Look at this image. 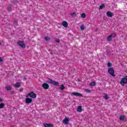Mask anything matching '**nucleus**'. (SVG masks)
I'll return each mask as SVG.
<instances>
[{
    "label": "nucleus",
    "instance_id": "nucleus-1",
    "mask_svg": "<svg viewBox=\"0 0 127 127\" xmlns=\"http://www.w3.org/2000/svg\"><path fill=\"white\" fill-rule=\"evenodd\" d=\"M46 83H48V84H51L52 85H54V86H56L57 87L59 86V82H56L49 78H48L47 80H46Z\"/></svg>",
    "mask_w": 127,
    "mask_h": 127
},
{
    "label": "nucleus",
    "instance_id": "nucleus-2",
    "mask_svg": "<svg viewBox=\"0 0 127 127\" xmlns=\"http://www.w3.org/2000/svg\"><path fill=\"white\" fill-rule=\"evenodd\" d=\"M120 84L122 86H125L127 84V75L122 78Z\"/></svg>",
    "mask_w": 127,
    "mask_h": 127
},
{
    "label": "nucleus",
    "instance_id": "nucleus-3",
    "mask_svg": "<svg viewBox=\"0 0 127 127\" xmlns=\"http://www.w3.org/2000/svg\"><path fill=\"white\" fill-rule=\"evenodd\" d=\"M108 73H109L110 75H111V76L113 77H116V74H115V69H114V68H109L108 70Z\"/></svg>",
    "mask_w": 127,
    "mask_h": 127
},
{
    "label": "nucleus",
    "instance_id": "nucleus-4",
    "mask_svg": "<svg viewBox=\"0 0 127 127\" xmlns=\"http://www.w3.org/2000/svg\"><path fill=\"white\" fill-rule=\"evenodd\" d=\"M36 94L34 93L33 91L29 93L26 96V98H28L29 97H30L32 99H35L36 98Z\"/></svg>",
    "mask_w": 127,
    "mask_h": 127
},
{
    "label": "nucleus",
    "instance_id": "nucleus-5",
    "mask_svg": "<svg viewBox=\"0 0 127 127\" xmlns=\"http://www.w3.org/2000/svg\"><path fill=\"white\" fill-rule=\"evenodd\" d=\"M17 45H19V46H20L21 48H25V44H24V42L19 41L17 42Z\"/></svg>",
    "mask_w": 127,
    "mask_h": 127
},
{
    "label": "nucleus",
    "instance_id": "nucleus-6",
    "mask_svg": "<svg viewBox=\"0 0 127 127\" xmlns=\"http://www.w3.org/2000/svg\"><path fill=\"white\" fill-rule=\"evenodd\" d=\"M25 103L27 105H29V104H31V103H32V99L26 97L25 99Z\"/></svg>",
    "mask_w": 127,
    "mask_h": 127
},
{
    "label": "nucleus",
    "instance_id": "nucleus-7",
    "mask_svg": "<svg viewBox=\"0 0 127 127\" xmlns=\"http://www.w3.org/2000/svg\"><path fill=\"white\" fill-rule=\"evenodd\" d=\"M42 87L45 90H47V89L49 88V84L47 83H45L42 84Z\"/></svg>",
    "mask_w": 127,
    "mask_h": 127
},
{
    "label": "nucleus",
    "instance_id": "nucleus-8",
    "mask_svg": "<svg viewBox=\"0 0 127 127\" xmlns=\"http://www.w3.org/2000/svg\"><path fill=\"white\" fill-rule=\"evenodd\" d=\"M69 118L66 117L63 121V123L64 124V125H69Z\"/></svg>",
    "mask_w": 127,
    "mask_h": 127
},
{
    "label": "nucleus",
    "instance_id": "nucleus-9",
    "mask_svg": "<svg viewBox=\"0 0 127 127\" xmlns=\"http://www.w3.org/2000/svg\"><path fill=\"white\" fill-rule=\"evenodd\" d=\"M106 15L109 17H113L114 16V13H113V12H112L110 11H108L107 12Z\"/></svg>",
    "mask_w": 127,
    "mask_h": 127
},
{
    "label": "nucleus",
    "instance_id": "nucleus-10",
    "mask_svg": "<svg viewBox=\"0 0 127 127\" xmlns=\"http://www.w3.org/2000/svg\"><path fill=\"white\" fill-rule=\"evenodd\" d=\"M72 94L73 96H76L77 97H83V94L79 93L78 92H73Z\"/></svg>",
    "mask_w": 127,
    "mask_h": 127
},
{
    "label": "nucleus",
    "instance_id": "nucleus-11",
    "mask_svg": "<svg viewBox=\"0 0 127 127\" xmlns=\"http://www.w3.org/2000/svg\"><path fill=\"white\" fill-rule=\"evenodd\" d=\"M43 125H44V127H54V125L52 124L44 123Z\"/></svg>",
    "mask_w": 127,
    "mask_h": 127
},
{
    "label": "nucleus",
    "instance_id": "nucleus-12",
    "mask_svg": "<svg viewBox=\"0 0 127 127\" xmlns=\"http://www.w3.org/2000/svg\"><path fill=\"white\" fill-rule=\"evenodd\" d=\"M62 25L64 27H68V23L66 21H64L62 23Z\"/></svg>",
    "mask_w": 127,
    "mask_h": 127
},
{
    "label": "nucleus",
    "instance_id": "nucleus-13",
    "mask_svg": "<svg viewBox=\"0 0 127 127\" xmlns=\"http://www.w3.org/2000/svg\"><path fill=\"white\" fill-rule=\"evenodd\" d=\"M89 86L91 87H94V86H96V82L92 81L89 83Z\"/></svg>",
    "mask_w": 127,
    "mask_h": 127
},
{
    "label": "nucleus",
    "instance_id": "nucleus-14",
    "mask_svg": "<svg viewBox=\"0 0 127 127\" xmlns=\"http://www.w3.org/2000/svg\"><path fill=\"white\" fill-rule=\"evenodd\" d=\"M12 88V87L10 85H8L5 87V89L7 91H10V90H11Z\"/></svg>",
    "mask_w": 127,
    "mask_h": 127
},
{
    "label": "nucleus",
    "instance_id": "nucleus-15",
    "mask_svg": "<svg viewBox=\"0 0 127 127\" xmlns=\"http://www.w3.org/2000/svg\"><path fill=\"white\" fill-rule=\"evenodd\" d=\"M15 87H16V88H19V87H20V82H17L15 84Z\"/></svg>",
    "mask_w": 127,
    "mask_h": 127
},
{
    "label": "nucleus",
    "instance_id": "nucleus-16",
    "mask_svg": "<svg viewBox=\"0 0 127 127\" xmlns=\"http://www.w3.org/2000/svg\"><path fill=\"white\" fill-rule=\"evenodd\" d=\"M77 112H78V113H81V112H82V106H79L77 107Z\"/></svg>",
    "mask_w": 127,
    "mask_h": 127
},
{
    "label": "nucleus",
    "instance_id": "nucleus-17",
    "mask_svg": "<svg viewBox=\"0 0 127 127\" xmlns=\"http://www.w3.org/2000/svg\"><path fill=\"white\" fill-rule=\"evenodd\" d=\"M113 38L112 37V35H110L109 36H108L107 37V41H112V39Z\"/></svg>",
    "mask_w": 127,
    "mask_h": 127
},
{
    "label": "nucleus",
    "instance_id": "nucleus-18",
    "mask_svg": "<svg viewBox=\"0 0 127 127\" xmlns=\"http://www.w3.org/2000/svg\"><path fill=\"white\" fill-rule=\"evenodd\" d=\"M104 95H105V96H104V99H105V100H109V99H110V97L108 96V95L107 94H106L105 93H103Z\"/></svg>",
    "mask_w": 127,
    "mask_h": 127
},
{
    "label": "nucleus",
    "instance_id": "nucleus-19",
    "mask_svg": "<svg viewBox=\"0 0 127 127\" xmlns=\"http://www.w3.org/2000/svg\"><path fill=\"white\" fill-rule=\"evenodd\" d=\"M110 35H111L112 38H116L117 37V34L112 33Z\"/></svg>",
    "mask_w": 127,
    "mask_h": 127
},
{
    "label": "nucleus",
    "instance_id": "nucleus-20",
    "mask_svg": "<svg viewBox=\"0 0 127 127\" xmlns=\"http://www.w3.org/2000/svg\"><path fill=\"white\" fill-rule=\"evenodd\" d=\"M119 119L120 121H124V120H125V116L124 115L120 116Z\"/></svg>",
    "mask_w": 127,
    "mask_h": 127
},
{
    "label": "nucleus",
    "instance_id": "nucleus-21",
    "mask_svg": "<svg viewBox=\"0 0 127 127\" xmlns=\"http://www.w3.org/2000/svg\"><path fill=\"white\" fill-rule=\"evenodd\" d=\"M104 7H105V4L103 3L100 6L99 9H103Z\"/></svg>",
    "mask_w": 127,
    "mask_h": 127
},
{
    "label": "nucleus",
    "instance_id": "nucleus-22",
    "mask_svg": "<svg viewBox=\"0 0 127 127\" xmlns=\"http://www.w3.org/2000/svg\"><path fill=\"white\" fill-rule=\"evenodd\" d=\"M70 15L72 16V17H75L76 16V12H73V13H71Z\"/></svg>",
    "mask_w": 127,
    "mask_h": 127
},
{
    "label": "nucleus",
    "instance_id": "nucleus-23",
    "mask_svg": "<svg viewBox=\"0 0 127 127\" xmlns=\"http://www.w3.org/2000/svg\"><path fill=\"white\" fill-rule=\"evenodd\" d=\"M4 108V103H2L0 104V109H3Z\"/></svg>",
    "mask_w": 127,
    "mask_h": 127
},
{
    "label": "nucleus",
    "instance_id": "nucleus-24",
    "mask_svg": "<svg viewBox=\"0 0 127 127\" xmlns=\"http://www.w3.org/2000/svg\"><path fill=\"white\" fill-rule=\"evenodd\" d=\"M81 17H82V18H86V14L85 13H82L81 15Z\"/></svg>",
    "mask_w": 127,
    "mask_h": 127
},
{
    "label": "nucleus",
    "instance_id": "nucleus-25",
    "mask_svg": "<svg viewBox=\"0 0 127 127\" xmlns=\"http://www.w3.org/2000/svg\"><path fill=\"white\" fill-rule=\"evenodd\" d=\"M51 38H50V37H45V40L46 41H49V40H51Z\"/></svg>",
    "mask_w": 127,
    "mask_h": 127
},
{
    "label": "nucleus",
    "instance_id": "nucleus-26",
    "mask_svg": "<svg viewBox=\"0 0 127 127\" xmlns=\"http://www.w3.org/2000/svg\"><path fill=\"white\" fill-rule=\"evenodd\" d=\"M64 89H65V86H64V85L62 84L61 86V87H60V89L62 91H63L64 90Z\"/></svg>",
    "mask_w": 127,
    "mask_h": 127
},
{
    "label": "nucleus",
    "instance_id": "nucleus-27",
    "mask_svg": "<svg viewBox=\"0 0 127 127\" xmlns=\"http://www.w3.org/2000/svg\"><path fill=\"white\" fill-rule=\"evenodd\" d=\"M85 26L84 25H81L80 26V29L81 30H85Z\"/></svg>",
    "mask_w": 127,
    "mask_h": 127
},
{
    "label": "nucleus",
    "instance_id": "nucleus-28",
    "mask_svg": "<svg viewBox=\"0 0 127 127\" xmlns=\"http://www.w3.org/2000/svg\"><path fill=\"white\" fill-rule=\"evenodd\" d=\"M16 3H18V0H13V4H16Z\"/></svg>",
    "mask_w": 127,
    "mask_h": 127
},
{
    "label": "nucleus",
    "instance_id": "nucleus-29",
    "mask_svg": "<svg viewBox=\"0 0 127 127\" xmlns=\"http://www.w3.org/2000/svg\"><path fill=\"white\" fill-rule=\"evenodd\" d=\"M96 17V18H101V17H102V16L101 15V14L99 13L97 14Z\"/></svg>",
    "mask_w": 127,
    "mask_h": 127
},
{
    "label": "nucleus",
    "instance_id": "nucleus-30",
    "mask_svg": "<svg viewBox=\"0 0 127 127\" xmlns=\"http://www.w3.org/2000/svg\"><path fill=\"white\" fill-rule=\"evenodd\" d=\"M113 64H112V63H111L110 62H109L107 63V66L108 67H112V65Z\"/></svg>",
    "mask_w": 127,
    "mask_h": 127
},
{
    "label": "nucleus",
    "instance_id": "nucleus-31",
    "mask_svg": "<svg viewBox=\"0 0 127 127\" xmlns=\"http://www.w3.org/2000/svg\"><path fill=\"white\" fill-rule=\"evenodd\" d=\"M85 92H86V93H91V92H92V90H90L88 89H85Z\"/></svg>",
    "mask_w": 127,
    "mask_h": 127
},
{
    "label": "nucleus",
    "instance_id": "nucleus-32",
    "mask_svg": "<svg viewBox=\"0 0 127 127\" xmlns=\"http://www.w3.org/2000/svg\"><path fill=\"white\" fill-rule=\"evenodd\" d=\"M13 24L15 27V26H17V21H14L13 22Z\"/></svg>",
    "mask_w": 127,
    "mask_h": 127
},
{
    "label": "nucleus",
    "instance_id": "nucleus-33",
    "mask_svg": "<svg viewBox=\"0 0 127 127\" xmlns=\"http://www.w3.org/2000/svg\"><path fill=\"white\" fill-rule=\"evenodd\" d=\"M56 43H60V40L59 39H56Z\"/></svg>",
    "mask_w": 127,
    "mask_h": 127
},
{
    "label": "nucleus",
    "instance_id": "nucleus-34",
    "mask_svg": "<svg viewBox=\"0 0 127 127\" xmlns=\"http://www.w3.org/2000/svg\"><path fill=\"white\" fill-rule=\"evenodd\" d=\"M7 10H8V11H11V7L10 6H8V7H7Z\"/></svg>",
    "mask_w": 127,
    "mask_h": 127
},
{
    "label": "nucleus",
    "instance_id": "nucleus-35",
    "mask_svg": "<svg viewBox=\"0 0 127 127\" xmlns=\"http://www.w3.org/2000/svg\"><path fill=\"white\" fill-rule=\"evenodd\" d=\"M3 102V99L0 97V103Z\"/></svg>",
    "mask_w": 127,
    "mask_h": 127
},
{
    "label": "nucleus",
    "instance_id": "nucleus-36",
    "mask_svg": "<svg viewBox=\"0 0 127 127\" xmlns=\"http://www.w3.org/2000/svg\"><path fill=\"white\" fill-rule=\"evenodd\" d=\"M106 54H109V53H110V50H106Z\"/></svg>",
    "mask_w": 127,
    "mask_h": 127
},
{
    "label": "nucleus",
    "instance_id": "nucleus-37",
    "mask_svg": "<svg viewBox=\"0 0 127 127\" xmlns=\"http://www.w3.org/2000/svg\"><path fill=\"white\" fill-rule=\"evenodd\" d=\"M10 94L11 95H13V94H14V91L13 90L11 91Z\"/></svg>",
    "mask_w": 127,
    "mask_h": 127
},
{
    "label": "nucleus",
    "instance_id": "nucleus-38",
    "mask_svg": "<svg viewBox=\"0 0 127 127\" xmlns=\"http://www.w3.org/2000/svg\"><path fill=\"white\" fill-rule=\"evenodd\" d=\"M3 62V59H2V58H0V62Z\"/></svg>",
    "mask_w": 127,
    "mask_h": 127
},
{
    "label": "nucleus",
    "instance_id": "nucleus-39",
    "mask_svg": "<svg viewBox=\"0 0 127 127\" xmlns=\"http://www.w3.org/2000/svg\"><path fill=\"white\" fill-rule=\"evenodd\" d=\"M23 91V88H20L19 90V92H22Z\"/></svg>",
    "mask_w": 127,
    "mask_h": 127
},
{
    "label": "nucleus",
    "instance_id": "nucleus-40",
    "mask_svg": "<svg viewBox=\"0 0 127 127\" xmlns=\"http://www.w3.org/2000/svg\"><path fill=\"white\" fill-rule=\"evenodd\" d=\"M24 80H27V78L26 77H24Z\"/></svg>",
    "mask_w": 127,
    "mask_h": 127
},
{
    "label": "nucleus",
    "instance_id": "nucleus-41",
    "mask_svg": "<svg viewBox=\"0 0 127 127\" xmlns=\"http://www.w3.org/2000/svg\"><path fill=\"white\" fill-rule=\"evenodd\" d=\"M0 45L1 46V45H2V44H1V43H0Z\"/></svg>",
    "mask_w": 127,
    "mask_h": 127
}]
</instances>
